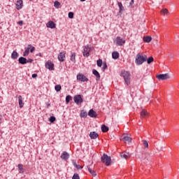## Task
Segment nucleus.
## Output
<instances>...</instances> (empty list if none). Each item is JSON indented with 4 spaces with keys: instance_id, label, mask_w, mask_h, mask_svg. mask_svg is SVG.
I'll list each match as a JSON object with an SVG mask.
<instances>
[{
    "instance_id": "f257e3e1",
    "label": "nucleus",
    "mask_w": 179,
    "mask_h": 179,
    "mask_svg": "<svg viewBox=\"0 0 179 179\" xmlns=\"http://www.w3.org/2000/svg\"><path fill=\"white\" fill-rule=\"evenodd\" d=\"M148 56L146 55L137 54L136 56V65H142L143 62H146Z\"/></svg>"
},
{
    "instance_id": "f03ea898",
    "label": "nucleus",
    "mask_w": 179,
    "mask_h": 179,
    "mask_svg": "<svg viewBox=\"0 0 179 179\" xmlns=\"http://www.w3.org/2000/svg\"><path fill=\"white\" fill-rule=\"evenodd\" d=\"M122 75L124 79V82L128 86L131 83V73H129L128 71H123Z\"/></svg>"
},
{
    "instance_id": "7ed1b4c3",
    "label": "nucleus",
    "mask_w": 179,
    "mask_h": 179,
    "mask_svg": "<svg viewBox=\"0 0 179 179\" xmlns=\"http://www.w3.org/2000/svg\"><path fill=\"white\" fill-rule=\"evenodd\" d=\"M101 162L106 164V166H110L111 164V157L108 155L103 154L101 157Z\"/></svg>"
},
{
    "instance_id": "20e7f679",
    "label": "nucleus",
    "mask_w": 179,
    "mask_h": 179,
    "mask_svg": "<svg viewBox=\"0 0 179 179\" xmlns=\"http://www.w3.org/2000/svg\"><path fill=\"white\" fill-rule=\"evenodd\" d=\"M156 78L158 80H167V79H170V74H159L156 76Z\"/></svg>"
},
{
    "instance_id": "39448f33",
    "label": "nucleus",
    "mask_w": 179,
    "mask_h": 179,
    "mask_svg": "<svg viewBox=\"0 0 179 179\" xmlns=\"http://www.w3.org/2000/svg\"><path fill=\"white\" fill-rule=\"evenodd\" d=\"M114 43H115L116 45L122 46L125 44V40L121 38V36H117Z\"/></svg>"
},
{
    "instance_id": "423d86ee",
    "label": "nucleus",
    "mask_w": 179,
    "mask_h": 179,
    "mask_svg": "<svg viewBox=\"0 0 179 179\" xmlns=\"http://www.w3.org/2000/svg\"><path fill=\"white\" fill-rule=\"evenodd\" d=\"M92 51V48L88 45L84 47V50L83 52V57H89L90 55V52Z\"/></svg>"
},
{
    "instance_id": "0eeeda50",
    "label": "nucleus",
    "mask_w": 179,
    "mask_h": 179,
    "mask_svg": "<svg viewBox=\"0 0 179 179\" xmlns=\"http://www.w3.org/2000/svg\"><path fill=\"white\" fill-rule=\"evenodd\" d=\"M73 100L76 104H82L83 103V99L80 94L76 95L73 97Z\"/></svg>"
},
{
    "instance_id": "6e6552de",
    "label": "nucleus",
    "mask_w": 179,
    "mask_h": 179,
    "mask_svg": "<svg viewBox=\"0 0 179 179\" xmlns=\"http://www.w3.org/2000/svg\"><path fill=\"white\" fill-rule=\"evenodd\" d=\"M45 68L49 69V71H54V63L51 61H48L45 63Z\"/></svg>"
},
{
    "instance_id": "1a4fd4ad",
    "label": "nucleus",
    "mask_w": 179,
    "mask_h": 179,
    "mask_svg": "<svg viewBox=\"0 0 179 179\" xmlns=\"http://www.w3.org/2000/svg\"><path fill=\"white\" fill-rule=\"evenodd\" d=\"M77 80H80V82H87L89 79H87L83 74H78Z\"/></svg>"
},
{
    "instance_id": "9d476101",
    "label": "nucleus",
    "mask_w": 179,
    "mask_h": 179,
    "mask_svg": "<svg viewBox=\"0 0 179 179\" xmlns=\"http://www.w3.org/2000/svg\"><path fill=\"white\" fill-rule=\"evenodd\" d=\"M120 156L122 157V159H129V157H131V155H129V152H123L120 153Z\"/></svg>"
},
{
    "instance_id": "9b49d317",
    "label": "nucleus",
    "mask_w": 179,
    "mask_h": 179,
    "mask_svg": "<svg viewBox=\"0 0 179 179\" xmlns=\"http://www.w3.org/2000/svg\"><path fill=\"white\" fill-rule=\"evenodd\" d=\"M60 157L62 160H68L69 159V154L64 151L62 153Z\"/></svg>"
},
{
    "instance_id": "f8f14e48",
    "label": "nucleus",
    "mask_w": 179,
    "mask_h": 179,
    "mask_svg": "<svg viewBox=\"0 0 179 179\" xmlns=\"http://www.w3.org/2000/svg\"><path fill=\"white\" fill-rule=\"evenodd\" d=\"M65 52H62L59 54L58 55V59L59 61H60L61 62H64V61H65Z\"/></svg>"
},
{
    "instance_id": "ddd939ff",
    "label": "nucleus",
    "mask_w": 179,
    "mask_h": 179,
    "mask_svg": "<svg viewBox=\"0 0 179 179\" xmlns=\"http://www.w3.org/2000/svg\"><path fill=\"white\" fill-rule=\"evenodd\" d=\"M23 8V1L22 0H18L16 3V9L17 10H20Z\"/></svg>"
},
{
    "instance_id": "4468645a",
    "label": "nucleus",
    "mask_w": 179,
    "mask_h": 179,
    "mask_svg": "<svg viewBox=\"0 0 179 179\" xmlns=\"http://www.w3.org/2000/svg\"><path fill=\"white\" fill-rule=\"evenodd\" d=\"M148 116H149V113L146 110H143L141 112V119L143 120V118H146Z\"/></svg>"
},
{
    "instance_id": "2eb2a0df",
    "label": "nucleus",
    "mask_w": 179,
    "mask_h": 179,
    "mask_svg": "<svg viewBox=\"0 0 179 179\" xmlns=\"http://www.w3.org/2000/svg\"><path fill=\"white\" fill-rule=\"evenodd\" d=\"M122 141H123V142H124V143H129L131 142H132V138L130 136H124Z\"/></svg>"
},
{
    "instance_id": "dca6fc26",
    "label": "nucleus",
    "mask_w": 179,
    "mask_h": 179,
    "mask_svg": "<svg viewBox=\"0 0 179 179\" xmlns=\"http://www.w3.org/2000/svg\"><path fill=\"white\" fill-rule=\"evenodd\" d=\"M88 115L92 118H96L97 117V113H96V111L93 110V109H91L88 113Z\"/></svg>"
},
{
    "instance_id": "f3484780",
    "label": "nucleus",
    "mask_w": 179,
    "mask_h": 179,
    "mask_svg": "<svg viewBox=\"0 0 179 179\" xmlns=\"http://www.w3.org/2000/svg\"><path fill=\"white\" fill-rule=\"evenodd\" d=\"M18 103H19L20 108H23L24 106V103H23V98L22 97V95H20L18 96Z\"/></svg>"
},
{
    "instance_id": "a211bd4d",
    "label": "nucleus",
    "mask_w": 179,
    "mask_h": 179,
    "mask_svg": "<svg viewBox=\"0 0 179 179\" xmlns=\"http://www.w3.org/2000/svg\"><path fill=\"white\" fill-rule=\"evenodd\" d=\"M19 64H21L22 65H24L27 64V59L21 57L18 59Z\"/></svg>"
},
{
    "instance_id": "6ab92c4d",
    "label": "nucleus",
    "mask_w": 179,
    "mask_h": 179,
    "mask_svg": "<svg viewBox=\"0 0 179 179\" xmlns=\"http://www.w3.org/2000/svg\"><path fill=\"white\" fill-rule=\"evenodd\" d=\"M90 136L91 139H97V138H99V134L96 133L95 131H92L90 134Z\"/></svg>"
},
{
    "instance_id": "aec40b11",
    "label": "nucleus",
    "mask_w": 179,
    "mask_h": 179,
    "mask_svg": "<svg viewBox=\"0 0 179 179\" xmlns=\"http://www.w3.org/2000/svg\"><path fill=\"white\" fill-rule=\"evenodd\" d=\"M47 27H49L50 29H55V24L54 22L52 21H49L47 24H46Z\"/></svg>"
},
{
    "instance_id": "412c9836",
    "label": "nucleus",
    "mask_w": 179,
    "mask_h": 179,
    "mask_svg": "<svg viewBox=\"0 0 179 179\" xmlns=\"http://www.w3.org/2000/svg\"><path fill=\"white\" fill-rule=\"evenodd\" d=\"M11 58L12 59H17V58H19V53L14 50L11 54Z\"/></svg>"
},
{
    "instance_id": "4be33fe9",
    "label": "nucleus",
    "mask_w": 179,
    "mask_h": 179,
    "mask_svg": "<svg viewBox=\"0 0 179 179\" xmlns=\"http://www.w3.org/2000/svg\"><path fill=\"white\" fill-rule=\"evenodd\" d=\"M112 58H113V59H118V58H120V53L117 51H114L112 52Z\"/></svg>"
},
{
    "instance_id": "5701e85b",
    "label": "nucleus",
    "mask_w": 179,
    "mask_h": 179,
    "mask_svg": "<svg viewBox=\"0 0 179 179\" xmlns=\"http://www.w3.org/2000/svg\"><path fill=\"white\" fill-rule=\"evenodd\" d=\"M87 169L89 173H90V174H92V177H96V176H97V173H96V171H94L93 169H92V168H90V166H87Z\"/></svg>"
},
{
    "instance_id": "b1692460",
    "label": "nucleus",
    "mask_w": 179,
    "mask_h": 179,
    "mask_svg": "<svg viewBox=\"0 0 179 179\" xmlns=\"http://www.w3.org/2000/svg\"><path fill=\"white\" fill-rule=\"evenodd\" d=\"M92 73L96 77V80H100V73H99V71H97L96 69H94L92 71Z\"/></svg>"
},
{
    "instance_id": "393cba45",
    "label": "nucleus",
    "mask_w": 179,
    "mask_h": 179,
    "mask_svg": "<svg viewBox=\"0 0 179 179\" xmlns=\"http://www.w3.org/2000/svg\"><path fill=\"white\" fill-rule=\"evenodd\" d=\"M19 173L23 174L24 173V169H23V164H20L17 165Z\"/></svg>"
},
{
    "instance_id": "a878e982",
    "label": "nucleus",
    "mask_w": 179,
    "mask_h": 179,
    "mask_svg": "<svg viewBox=\"0 0 179 179\" xmlns=\"http://www.w3.org/2000/svg\"><path fill=\"white\" fill-rule=\"evenodd\" d=\"M160 13L161 15H166L167 16L170 15V13H169V10H167V8L161 10Z\"/></svg>"
},
{
    "instance_id": "bb28decb",
    "label": "nucleus",
    "mask_w": 179,
    "mask_h": 179,
    "mask_svg": "<svg viewBox=\"0 0 179 179\" xmlns=\"http://www.w3.org/2000/svg\"><path fill=\"white\" fill-rule=\"evenodd\" d=\"M143 41L144 43H150L152 41V38L150 36H144Z\"/></svg>"
},
{
    "instance_id": "cd10ccee",
    "label": "nucleus",
    "mask_w": 179,
    "mask_h": 179,
    "mask_svg": "<svg viewBox=\"0 0 179 179\" xmlns=\"http://www.w3.org/2000/svg\"><path fill=\"white\" fill-rule=\"evenodd\" d=\"M29 52H30V48H25V50L23 53V57H27V55H29Z\"/></svg>"
},
{
    "instance_id": "c85d7f7f",
    "label": "nucleus",
    "mask_w": 179,
    "mask_h": 179,
    "mask_svg": "<svg viewBox=\"0 0 179 179\" xmlns=\"http://www.w3.org/2000/svg\"><path fill=\"white\" fill-rule=\"evenodd\" d=\"M117 5L120 8L119 12H120V13H121V12L124 11V6H122V3H121V2H118Z\"/></svg>"
},
{
    "instance_id": "c756f323",
    "label": "nucleus",
    "mask_w": 179,
    "mask_h": 179,
    "mask_svg": "<svg viewBox=\"0 0 179 179\" xmlns=\"http://www.w3.org/2000/svg\"><path fill=\"white\" fill-rule=\"evenodd\" d=\"M101 131L102 132H108V127L106 126L105 124H103L101 126Z\"/></svg>"
},
{
    "instance_id": "7c9ffc66",
    "label": "nucleus",
    "mask_w": 179,
    "mask_h": 179,
    "mask_svg": "<svg viewBox=\"0 0 179 179\" xmlns=\"http://www.w3.org/2000/svg\"><path fill=\"white\" fill-rule=\"evenodd\" d=\"M76 54L72 53L71 56V61H72V62H76Z\"/></svg>"
},
{
    "instance_id": "2f4dec72",
    "label": "nucleus",
    "mask_w": 179,
    "mask_h": 179,
    "mask_svg": "<svg viewBox=\"0 0 179 179\" xmlns=\"http://www.w3.org/2000/svg\"><path fill=\"white\" fill-rule=\"evenodd\" d=\"M54 6H55V8L58 9V8H59V6H61V3H59L58 1H56L54 3Z\"/></svg>"
},
{
    "instance_id": "473e14b6",
    "label": "nucleus",
    "mask_w": 179,
    "mask_h": 179,
    "mask_svg": "<svg viewBox=\"0 0 179 179\" xmlns=\"http://www.w3.org/2000/svg\"><path fill=\"white\" fill-rule=\"evenodd\" d=\"M96 65H97V66H99V68H101V65H103V60H101L100 59H98L96 61Z\"/></svg>"
},
{
    "instance_id": "72a5a7b5",
    "label": "nucleus",
    "mask_w": 179,
    "mask_h": 179,
    "mask_svg": "<svg viewBox=\"0 0 179 179\" xmlns=\"http://www.w3.org/2000/svg\"><path fill=\"white\" fill-rule=\"evenodd\" d=\"M29 48L30 50V52H34V51H36V48H34V46H32L31 45H28Z\"/></svg>"
},
{
    "instance_id": "f704fd0d",
    "label": "nucleus",
    "mask_w": 179,
    "mask_h": 179,
    "mask_svg": "<svg viewBox=\"0 0 179 179\" xmlns=\"http://www.w3.org/2000/svg\"><path fill=\"white\" fill-rule=\"evenodd\" d=\"M80 117H87V113L85 112V110H82L80 113Z\"/></svg>"
},
{
    "instance_id": "c9c22d12",
    "label": "nucleus",
    "mask_w": 179,
    "mask_h": 179,
    "mask_svg": "<svg viewBox=\"0 0 179 179\" xmlns=\"http://www.w3.org/2000/svg\"><path fill=\"white\" fill-rule=\"evenodd\" d=\"M74 167L77 169L78 170H81V169H83V167L80 165H78L76 163L73 164Z\"/></svg>"
},
{
    "instance_id": "e433bc0d",
    "label": "nucleus",
    "mask_w": 179,
    "mask_h": 179,
    "mask_svg": "<svg viewBox=\"0 0 179 179\" xmlns=\"http://www.w3.org/2000/svg\"><path fill=\"white\" fill-rule=\"evenodd\" d=\"M153 61H154L153 57H150L147 59V62L148 64H152Z\"/></svg>"
},
{
    "instance_id": "4c0bfd02",
    "label": "nucleus",
    "mask_w": 179,
    "mask_h": 179,
    "mask_svg": "<svg viewBox=\"0 0 179 179\" xmlns=\"http://www.w3.org/2000/svg\"><path fill=\"white\" fill-rule=\"evenodd\" d=\"M71 100H72V96H71V95H68L66 97V102L68 103L69 101H71Z\"/></svg>"
},
{
    "instance_id": "58836bf2",
    "label": "nucleus",
    "mask_w": 179,
    "mask_h": 179,
    "mask_svg": "<svg viewBox=\"0 0 179 179\" xmlns=\"http://www.w3.org/2000/svg\"><path fill=\"white\" fill-rule=\"evenodd\" d=\"M55 89L56 92H59L62 89L61 85H55Z\"/></svg>"
},
{
    "instance_id": "ea45409f",
    "label": "nucleus",
    "mask_w": 179,
    "mask_h": 179,
    "mask_svg": "<svg viewBox=\"0 0 179 179\" xmlns=\"http://www.w3.org/2000/svg\"><path fill=\"white\" fill-rule=\"evenodd\" d=\"M143 144L144 145L145 148H149V143H148V141L143 140Z\"/></svg>"
},
{
    "instance_id": "a19ab883",
    "label": "nucleus",
    "mask_w": 179,
    "mask_h": 179,
    "mask_svg": "<svg viewBox=\"0 0 179 179\" xmlns=\"http://www.w3.org/2000/svg\"><path fill=\"white\" fill-rule=\"evenodd\" d=\"M72 179H80V177H79V174L74 173L73 177H72Z\"/></svg>"
},
{
    "instance_id": "79ce46f5",
    "label": "nucleus",
    "mask_w": 179,
    "mask_h": 179,
    "mask_svg": "<svg viewBox=\"0 0 179 179\" xmlns=\"http://www.w3.org/2000/svg\"><path fill=\"white\" fill-rule=\"evenodd\" d=\"M55 117H54V116H52V117H50V118H49V121H50V122H54L55 121Z\"/></svg>"
},
{
    "instance_id": "37998d69",
    "label": "nucleus",
    "mask_w": 179,
    "mask_h": 179,
    "mask_svg": "<svg viewBox=\"0 0 179 179\" xmlns=\"http://www.w3.org/2000/svg\"><path fill=\"white\" fill-rule=\"evenodd\" d=\"M69 19H73V13L69 12Z\"/></svg>"
},
{
    "instance_id": "c03bdc74",
    "label": "nucleus",
    "mask_w": 179,
    "mask_h": 179,
    "mask_svg": "<svg viewBox=\"0 0 179 179\" xmlns=\"http://www.w3.org/2000/svg\"><path fill=\"white\" fill-rule=\"evenodd\" d=\"M102 69H103V71H106V69H107V64L104 63L103 64Z\"/></svg>"
},
{
    "instance_id": "a18cd8bd",
    "label": "nucleus",
    "mask_w": 179,
    "mask_h": 179,
    "mask_svg": "<svg viewBox=\"0 0 179 179\" xmlns=\"http://www.w3.org/2000/svg\"><path fill=\"white\" fill-rule=\"evenodd\" d=\"M31 62H33V59H27V64H31Z\"/></svg>"
},
{
    "instance_id": "49530a36",
    "label": "nucleus",
    "mask_w": 179,
    "mask_h": 179,
    "mask_svg": "<svg viewBox=\"0 0 179 179\" xmlns=\"http://www.w3.org/2000/svg\"><path fill=\"white\" fill-rule=\"evenodd\" d=\"M32 78L34 79L36 78H37V73H34L32 74Z\"/></svg>"
},
{
    "instance_id": "de8ad7c7",
    "label": "nucleus",
    "mask_w": 179,
    "mask_h": 179,
    "mask_svg": "<svg viewBox=\"0 0 179 179\" xmlns=\"http://www.w3.org/2000/svg\"><path fill=\"white\" fill-rule=\"evenodd\" d=\"M18 24H20V26H22L23 24V21H19Z\"/></svg>"
},
{
    "instance_id": "09e8293b",
    "label": "nucleus",
    "mask_w": 179,
    "mask_h": 179,
    "mask_svg": "<svg viewBox=\"0 0 179 179\" xmlns=\"http://www.w3.org/2000/svg\"><path fill=\"white\" fill-rule=\"evenodd\" d=\"M46 106H47V107L48 108V107H50L51 105L49 103H46Z\"/></svg>"
},
{
    "instance_id": "8fccbe9b",
    "label": "nucleus",
    "mask_w": 179,
    "mask_h": 179,
    "mask_svg": "<svg viewBox=\"0 0 179 179\" xmlns=\"http://www.w3.org/2000/svg\"><path fill=\"white\" fill-rule=\"evenodd\" d=\"M130 5H134V0H131Z\"/></svg>"
},
{
    "instance_id": "3c124183",
    "label": "nucleus",
    "mask_w": 179,
    "mask_h": 179,
    "mask_svg": "<svg viewBox=\"0 0 179 179\" xmlns=\"http://www.w3.org/2000/svg\"><path fill=\"white\" fill-rule=\"evenodd\" d=\"M2 123V118L0 117V124Z\"/></svg>"
},
{
    "instance_id": "603ef678",
    "label": "nucleus",
    "mask_w": 179,
    "mask_h": 179,
    "mask_svg": "<svg viewBox=\"0 0 179 179\" xmlns=\"http://www.w3.org/2000/svg\"><path fill=\"white\" fill-rule=\"evenodd\" d=\"M81 1V2H85V1H86V0H80Z\"/></svg>"
},
{
    "instance_id": "864d4df0",
    "label": "nucleus",
    "mask_w": 179,
    "mask_h": 179,
    "mask_svg": "<svg viewBox=\"0 0 179 179\" xmlns=\"http://www.w3.org/2000/svg\"><path fill=\"white\" fill-rule=\"evenodd\" d=\"M29 1H33V0H29Z\"/></svg>"
}]
</instances>
